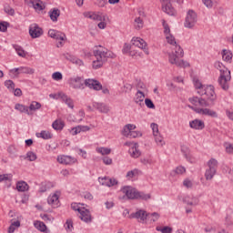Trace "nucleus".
I'll return each mask as SVG.
<instances>
[{"mask_svg": "<svg viewBox=\"0 0 233 233\" xmlns=\"http://www.w3.org/2000/svg\"><path fill=\"white\" fill-rule=\"evenodd\" d=\"M198 94H199V96H207V98L193 96L189 98V103H191V105H194L195 106L199 105V106L204 108H212V106L216 105V99H218V96L214 90V86H209L205 89V92L198 91Z\"/></svg>", "mask_w": 233, "mask_h": 233, "instance_id": "f257e3e1", "label": "nucleus"}, {"mask_svg": "<svg viewBox=\"0 0 233 233\" xmlns=\"http://www.w3.org/2000/svg\"><path fill=\"white\" fill-rule=\"evenodd\" d=\"M68 85L71 86V88H74L75 90L83 89L86 86H88V88L96 90V92H99L101 88H103V85L98 80L94 79H86L83 81V77L80 76H75L68 79Z\"/></svg>", "mask_w": 233, "mask_h": 233, "instance_id": "f03ea898", "label": "nucleus"}, {"mask_svg": "<svg viewBox=\"0 0 233 233\" xmlns=\"http://www.w3.org/2000/svg\"><path fill=\"white\" fill-rule=\"evenodd\" d=\"M93 55L96 57V60L93 61L92 66L94 70L101 68L108 59H116V54L107 49L103 50L101 46H96V49L93 51Z\"/></svg>", "mask_w": 233, "mask_h": 233, "instance_id": "7ed1b4c3", "label": "nucleus"}, {"mask_svg": "<svg viewBox=\"0 0 233 233\" xmlns=\"http://www.w3.org/2000/svg\"><path fill=\"white\" fill-rule=\"evenodd\" d=\"M215 68H217V70H219L220 72V76L218 79V83L220 88L225 91L228 90V88L230 87L228 82L230 81V79H232V76H230V71L221 62H216Z\"/></svg>", "mask_w": 233, "mask_h": 233, "instance_id": "20e7f679", "label": "nucleus"}, {"mask_svg": "<svg viewBox=\"0 0 233 233\" xmlns=\"http://www.w3.org/2000/svg\"><path fill=\"white\" fill-rule=\"evenodd\" d=\"M48 35L49 37H52V39H56V41H60L56 44L57 48H61V46L65 45L63 41H66V35L55 29H50L48 31Z\"/></svg>", "mask_w": 233, "mask_h": 233, "instance_id": "39448f33", "label": "nucleus"}, {"mask_svg": "<svg viewBox=\"0 0 233 233\" xmlns=\"http://www.w3.org/2000/svg\"><path fill=\"white\" fill-rule=\"evenodd\" d=\"M196 23H198V14H196L194 10H189L187 12L184 26L186 28H194V26H196Z\"/></svg>", "mask_w": 233, "mask_h": 233, "instance_id": "423d86ee", "label": "nucleus"}, {"mask_svg": "<svg viewBox=\"0 0 233 233\" xmlns=\"http://www.w3.org/2000/svg\"><path fill=\"white\" fill-rule=\"evenodd\" d=\"M148 218H150V215L143 209H139L129 215V219H138L139 223H145Z\"/></svg>", "mask_w": 233, "mask_h": 233, "instance_id": "0eeeda50", "label": "nucleus"}, {"mask_svg": "<svg viewBox=\"0 0 233 233\" xmlns=\"http://www.w3.org/2000/svg\"><path fill=\"white\" fill-rule=\"evenodd\" d=\"M121 192L127 196V199H137L138 190L136 187H132V186H124L121 188Z\"/></svg>", "mask_w": 233, "mask_h": 233, "instance_id": "6e6552de", "label": "nucleus"}, {"mask_svg": "<svg viewBox=\"0 0 233 233\" xmlns=\"http://www.w3.org/2000/svg\"><path fill=\"white\" fill-rule=\"evenodd\" d=\"M168 61L171 65H176V66H178L179 68H187L190 66V64L185 60H176L174 52L168 54Z\"/></svg>", "mask_w": 233, "mask_h": 233, "instance_id": "1a4fd4ad", "label": "nucleus"}, {"mask_svg": "<svg viewBox=\"0 0 233 233\" xmlns=\"http://www.w3.org/2000/svg\"><path fill=\"white\" fill-rule=\"evenodd\" d=\"M29 35L32 39H37L43 35V28L39 27L37 24H33L29 26Z\"/></svg>", "mask_w": 233, "mask_h": 233, "instance_id": "9d476101", "label": "nucleus"}, {"mask_svg": "<svg viewBox=\"0 0 233 233\" xmlns=\"http://www.w3.org/2000/svg\"><path fill=\"white\" fill-rule=\"evenodd\" d=\"M131 43L134 46H137V48H141L145 51L147 56H148V49H147V42L140 37H133Z\"/></svg>", "mask_w": 233, "mask_h": 233, "instance_id": "9b49d317", "label": "nucleus"}, {"mask_svg": "<svg viewBox=\"0 0 233 233\" xmlns=\"http://www.w3.org/2000/svg\"><path fill=\"white\" fill-rule=\"evenodd\" d=\"M161 3L163 12L167 14V15H176V9L172 7L170 0H161Z\"/></svg>", "mask_w": 233, "mask_h": 233, "instance_id": "f8f14e48", "label": "nucleus"}, {"mask_svg": "<svg viewBox=\"0 0 233 233\" xmlns=\"http://www.w3.org/2000/svg\"><path fill=\"white\" fill-rule=\"evenodd\" d=\"M98 181L104 187H116L117 185V179L112 178L110 177H98Z\"/></svg>", "mask_w": 233, "mask_h": 233, "instance_id": "ddd939ff", "label": "nucleus"}, {"mask_svg": "<svg viewBox=\"0 0 233 233\" xmlns=\"http://www.w3.org/2000/svg\"><path fill=\"white\" fill-rule=\"evenodd\" d=\"M93 108L101 114H108L110 112V106L103 102H93Z\"/></svg>", "mask_w": 233, "mask_h": 233, "instance_id": "4468645a", "label": "nucleus"}, {"mask_svg": "<svg viewBox=\"0 0 233 233\" xmlns=\"http://www.w3.org/2000/svg\"><path fill=\"white\" fill-rule=\"evenodd\" d=\"M79 214L81 221H84V223H92V214H90V210L82 208V211Z\"/></svg>", "mask_w": 233, "mask_h": 233, "instance_id": "2eb2a0df", "label": "nucleus"}, {"mask_svg": "<svg viewBox=\"0 0 233 233\" xmlns=\"http://www.w3.org/2000/svg\"><path fill=\"white\" fill-rule=\"evenodd\" d=\"M57 161L61 165H73V163H76L77 160L70 156H60L57 157Z\"/></svg>", "mask_w": 233, "mask_h": 233, "instance_id": "dca6fc26", "label": "nucleus"}, {"mask_svg": "<svg viewBox=\"0 0 233 233\" xmlns=\"http://www.w3.org/2000/svg\"><path fill=\"white\" fill-rule=\"evenodd\" d=\"M189 127L194 130H203V128H205V122H203V120L195 119L189 122Z\"/></svg>", "mask_w": 233, "mask_h": 233, "instance_id": "f3484780", "label": "nucleus"}, {"mask_svg": "<svg viewBox=\"0 0 233 233\" xmlns=\"http://www.w3.org/2000/svg\"><path fill=\"white\" fill-rule=\"evenodd\" d=\"M181 152L186 157L187 161H188L189 163H196V158L192 157V154H190V149L188 147H182Z\"/></svg>", "mask_w": 233, "mask_h": 233, "instance_id": "a211bd4d", "label": "nucleus"}, {"mask_svg": "<svg viewBox=\"0 0 233 233\" xmlns=\"http://www.w3.org/2000/svg\"><path fill=\"white\" fill-rule=\"evenodd\" d=\"M90 130V127L88 126H77L71 129L73 136H77V134H81V132H88Z\"/></svg>", "mask_w": 233, "mask_h": 233, "instance_id": "6ab92c4d", "label": "nucleus"}, {"mask_svg": "<svg viewBox=\"0 0 233 233\" xmlns=\"http://www.w3.org/2000/svg\"><path fill=\"white\" fill-rule=\"evenodd\" d=\"M58 96L62 99V101H64V103L67 105L69 108H74V100H72V98L66 96V94L59 93Z\"/></svg>", "mask_w": 233, "mask_h": 233, "instance_id": "aec40b11", "label": "nucleus"}, {"mask_svg": "<svg viewBox=\"0 0 233 233\" xmlns=\"http://www.w3.org/2000/svg\"><path fill=\"white\" fill-rule=\"evenodd\" d=\"M59 15H61V10L57 8H53L49 11V17L53 23H57Z\"/></svg>", "mask_w": 233, "mask_h": 233, "instance_id": "412c9836", "label": "nucleus"}, {"mask_svg": "<svg viewBox=\"0 0 233 233\" xmlns=\"http://www.w3.org/2000/svg\"><path fill=\"white\" fill-rule=\"evenodd\" d=\"M138 148H139V145L137 143H136L134 145V147H132L129 149V154H130L131 157L137 158V157H139V156H141V151H139Z\"/></svg>", "mask_w": 233, "mask_h": 233, "instance_id": "4be33fe9", "label": "nucleus"}, {"mask_svg": "<svg viewBox=\"0 0 233 233\" xmlns=\"http://www.w3.org/2000/svg\"><path fill=\"white\" fill-rule=\"evenodd\" d=\"M28 188H30V187L25 181H18L16 183V190H18V192H26Z\"/></svg>", "mask_w": 233, "mask_h": 233, "instance_id": "5701e85b", "label": "nucleus"}, {"mask_svg": "<svg viewBox=\"0 0 233 233\" xmlns=\"http://www.w3.org/2000/svg\"><path fill=\"white\" fill-rule=\"evenodd\" d=\"M29 3L32 5L35 10H39V12H41V10H45V7H43V2L41 0H30Z\"/></svg>", "mask_w": 233, "mask_h": 233, "instance_id": "b1692460", "label": "nucleus"}, {"mask_svg": "<svg viewBox=\"0 0 233 233\" xmlns=\"http://www.w3.org/2000/svg\"><path fill=\"white\" fill-rule=\"evenodd\" d=\"M13 48L15 50L19 57H26V51H25L21 46L14 44Z\"/></svg>", "mask_w": 233, "mask_h": 233, "instance_id": "393cba45", "label": "nucleus"}, {"mask_svg": "<svg viewBox=\"0 0 233 233\" xmlns=\"http://www.w3.org/2000/svg\"><path fill=\"white\" fill-rule=\"evenodd\" d=\"M174 56H176V61L179 59L180 57H183L185 56V52L183 51V48H181V46L175 45V53Z\"/></svg>", "mask_w": 233, "mask_h": 233, "instance_id": "a878e982", "label": "nucleus"}, {"mask_svg": "<svg viewBox=\"0 0 233 233\" xmlns=\"http://www.w3.org/2000/svg\"><path fill=\"white\" fill-rule=\"evenodd\" d=\"M232 51L227 49L222 50V59H224V61H227V63H228L232 61Z\"/></svg>", "mask_w": 233, "mask_h": 233, "instance_id": "bb28decb", "label": "nucleus"}, {"mask_svg": "<svg viewBox=\"0 0 233 233\" xmlns=\"http://www.w3.org/2000/svg\"><path fill=\"white\" fill-rule=\"evenodd\" d=\"M28 106L23 105V104H15V109L18 110L22 114H27V116H30V112L28 111Z\"/></svg>", "mask_w": 233, "mask_h": 233, "instance_id": "cd10ccee", "label": "nucleus"}, {"mask_svg": "<svg viewBox=\"0 0 233 233\" xmlns=\"http://www.w3.org/2000/svg\"><path fill=\"white\" fill-rule=\"evenodd\" d=\"M54 130H63L65 128V122L63 120H55L52 124Z\"/></svg>", "mask_w": 233, "mask_h": 233, "instance_id": "c85d7f7f", "label": "nucleus"}, {"mask_svg": "<svg viewBox=\"0 0 233 233\" xmlns=\"http://www.w3.org/2000/svg\"><path fill=\"white\" fill-rule=\"evenodd\" d=\"M35 228H37L40 232H46V225L44 222L36 220L34 222Z\"/></svg>", "mask_w": 233, "mask_h": 233, "instance_id": "c756f323", "label": "nucleus"}, {"mask_svg": "<svg viewBox=\"0 0 233 233\" xmlns=\"http://www.w3.org/2000/svg\"><path fill=\"white\" fill-rule=\"evenodd\" d=\"M18 70L20 72V75L21 74L32 75V74H35V69H34L32 67H28V66H20V67H18Z\"/></svg>", "mask_w": 233, "mask_h": 233, "instance_id": "7c9ffc66", "label": "nucleus"}, {"mask_svg": "<svg viewBox=\"0 0 233 233\" xmlns=\"http://www.w3.org/2000/svg\"><path fill=\"white\" fill-rule=\"evenodd\" d=\"M216 169H207L205 172V177L207 179V181H210L214 178V176H216Z\"/></svg>", "mask_w": 233, "mask_h": 233, "instance_id": "2f4dec72", "label": "nucleus"}, {"mask_svg": "<svg viewBox=\"0 0 233 233\" xmlns=\"http://www.w3.org/2000/svg\"><path fill=\"white\" fill-rule=\"evenodd\" d=\"M194 86H195V88H197V90H199L198 92H205V89L210 86H204L199 82V79L194 80Z\"/></svg>", "mask_w": 233, "mask_h": 233, "instance_id": "473e14b6", "label": "nucleus"}, {"mask_svg": "<svg viewBox=\"0 0 233 233\" xmlns=\"http://www.w3.org/2000/svg\"><path fill=\"white\" fill-rule=\"evenodd\" d=\"M152 196L150 194H146L144 192L138 191L137 194V199H142V201H148Z\"/></svg>", "mask_w": 233, "mask_h": 233, "instance_id": "72a5a7b5", "label": "nucleus"}, {"mask_svg": "<svg viewBox=\"0 0 233 233\" xmlns=\"http://www.w3.org/2000/svg\"><path fill=\"white\" fill-rule=\"evenodd\" d=\"M47 203L49 205H57L59 203V196L57 194H54L53 196L47 198Z\"/></svg>", "mask_w": 233, "mask_h": 233, "instance_id": "f704fd0d", "label": "nucleus"}, {"mask_svg": "<svg viewBox=\"0 0 233 233\" xmlns=\"http://www.w3.org/2000/svg\"><path fill=\"white\" fill-rule=\"evenodd\" d=\"M208 167L211 170H218V160L216 158H211L208 162Z\"/></svg>", "mask_w": 233, "mask_h": 233, "instance_id": "c9c22d12", "label": "nucleus"}, {"mask_svg": "<svg viewBox=\"0 0 233 233\" xmlns=\"http://www.w3.org/2000/svg\"><path fill=\"white\" fill-rule=\"evenodd\" d=\"M145 99V93H143V91L138 90L137 92V97L135 98V103L139 104V103H143Z\"/></svg>", "mask_w": 233, "mask_h": 233, "instance_id": "e433bc0d", "label": "nucleus"}, {"mask_svg": "<svg viewBox=\"0 0 233 233\" xmlns=\"http://www.w3.org/2000/svg\"><path fill=\"white\" fill-rule=\"evenodd\" d=\"M204 116H209V117L218 118V112L209 108H204Z\"/></svg>", "mask_w": 233, "mask_h": 233, "instance_id": "4c0bfd02", "label": "nucleus"}, {"mask_svg": "<svg viewBox=\"0 0 233 233\" xmlns=\"http://www.w3.org/2000/svg\"><path fill=\"white\" fill-rule=\"evenodd\" d=\"M183 203H186V205H189L190 207L198 205L196 198H191L190 200V198L188 196L184 197Z\"/></svg>", "mask_w": 233, "mask_h": 233, "instance_id": "58836bf2", "label": "nucleus"}, {"mask_svg": "<svg viewBox=\"0 0 233 233\" xmlns=\"http://www.w3.org/2000/svg\"><path fill=\"white\" fill-rule=\"evenodd\" d=\"M37 137H42V139H52L53 135L49 131L43 130Z\"/></svg>", "mask_w": 233, "mask_h": 233, "instance_id": "ea45409f", "label": "nucleus"}, {"mask_svg": "<svg viewBox=\"0 0 233 233\" xmlns=\"http://www.w3.org/2000/svg\"><path fill=\"white\" fill-rule=\"evenodd\" d=\"M24 159H27L28 161H35V159H37V155L32 151H28L26 156L24 157Z\"/></svg>", "mask_w": 233, "mask_h": 233, "instance_id": "a19ab883", "label": "nucleus"}, {"mask_svg": "<svg viewBox=\"0 0 233 233\" xmlns=\"http://www.w3.org/2000/svg\"><path fill=\"white\" fill-rule=\"evenodd\" d=\"M41 108V103L33 101L29 106V110L31 112H35V110H39Z\"/></svg>", "mask_w": 233, "mask_h": 233, "instance_id": "79ce46f5", "label": "nucleus"}, {"mask_svg": "<svg viewBox=\"0 0 233 233\" xmlns=\"http://www.w3.org/2000/svg\"><path fill=\"white\" fill-rule=\"evenodd\" d=\"M149 217H147V219H150V221H153V223H156L159 219V213L153 212V213H147Z\"/></svg>", "mask_w": 233, "mask_h": 233, "instance_id": "37998d69", "label": "nucleus"}, {"mask_svg": "<svg viewBox=\"0 0 233 233\" xmlns=\"http://www.w3.org/2000/svg\"><path fill=\"white\" fill-rule=\"evenodd\" d=\"M166 38L169 45H173V46H176V45H177V43L176 42V37H174L172 34L166 35Z\"/></svg>", "mask_w": 233, "mask_h": 233, "instance_id": "c03bdc74", "label": "nucleus"}, {"mask_svg": "<svg viewBox=\"0 0 233 233\" xmlns=\"http://www.w3.org/2000/svg\"><path fill=\"white\" fill-rule=\"evenodd\" d=\"M3 181H8L10 183L12 181V174L0 175V183H3Z\"/></svg>", "mask_w": 233, "mask_h": 233, "instance_id": "a18cd8bd", "label": "nucleus"}, {"mask_svg": "<svg viewBox=\"0 0 233 233\" xmlns=\"http://www.w3.org/2000/svg\"><path fill=\"white\" fill-rule=\"evenodd\" d=\"M141 136L142 134L139 131H131L127 135V137H129L130 139H136V137H141Z\"/></svg>", "mask_w": 233, "mask_h": 233, "instance_id": "49530a36", "label": "nucleus"}, {"mask_svg": "<svg viewBox=\"0 0 233 233\" xmlns=\"http://www.w3.org/2000/svg\"><path fill=\"white\" fill-rule=\"evenodd\" d=\"M5 86H6L8 90H15V84L12 80H6L5 82Z\"/></svg>", "mask_w": 233, "mask_h": 233, "instance_id": "de8ad7c7", "label": "nucleus"}, {"mask_svg": "<svg viewBox=\"0 0 233 233\" xmlns=\"http://www.w3.org/2000/svg\"><path fill=\"white\" fill-rule=\"evenodd\" d=\"M65 227L67 232H72V228H74V222L72 221V219H67Z\"/></svg>", "mask_w": 233, "mask_h": 233, "instance_id": "09e8293b", "label": "nucleus"}, {"mask_svg": "<svg viewBox=\"0 0 233 233\" xmlns=\"http://www.w3.org/2000/svg\"><path fill=\"white\" fill-rule=\"evenodd\" d=\"M8 26H10V23L0 22V32H6L8 30Z\"/></svg>", "mask_w": 233, "mask_h": 233, "instance_id": "8fccbe9b", "label": "nucleus"}, {"mask_svg": "<svg viewBox=\"0 0 233 233\" xmlns=\"http://www.w3.org/2000/svg\"><path fill=\"white\" fill-rule=\"evenodd\" d=\"M95 5H96V6H98L99 8H105V6H106V5H108V1H106V0H96Z\"/></svg>", "mask_w": 233, "mask_h": 233, "instance_id": "3c124183", "label": "nucleus"}, {"mask_svg": "<svg viewBox=\"0 0 233 233\" xmlns=\"http://www.w3.org/2000/svg\"><path fill=\"white\" fill-rule=\"evenodd\" d=\"M145 105L147 108H156V105H154V102L150 98H146L145 99Z\"/></svg>", "mask_w": 233, "mask_h": 233, "instance_id": "603ef678", "label": "nucleus"}, {"mask_svg": "<svg viewBox=\"0 0 233 233\" xmlns=\"http://www.w3.org/2000/svg\"><path fill=\"white\" fill-rule=\"evenodd\" d=\"M98 152L102 154V156H108L112 150L108 147H100L98 148Z\"/></svg>", "mask_w": 233, "mask_h": 233, "instance_id": "864d4df0", "label": "nucleus"}, {"mask_svg": "<svg viewBox=\"0 0 233 233\" xmlns=\"http://www.w3.org/2000/svg\"><path fill=\"white\" fill-rule=\"evenodd\" d=\"M162 25H163V27H164L165 35H170V26L168 25V24H167V22L165 20H163Z\"/></svg>", "mask_w": 233, "mask_h": 233, "instance_id": "5fc2aeb1", "label": "nucleus"}, {"mask_svg": "<svg viewBox=\"0 0 233 233\" xmlns=\"http://www.w3.org/2000/svg\"><path fill=\"white\" fill-rule=\"evenodd\" d=\"M89 19H93V21H103V16L97 14H92L88 15Z\"/></svg>", "mask_w": 233, "mask_h": 233, "instance_id": "6e6d98bb", "label": "nucleus"}, {"mask_svg": "<svg viewBox=\"0 0 233 233\" xmlns=\"http://www.w3.org/2000/svg\"><path fill=\"white\" fill-rule=\"evenodd\" d=\"M9 74H10V76H13L14 77H19V76H20L19 67L10 69Z\"/></svg>", "mask_w": 233, "mask_h": 233, "instance_id": "4d7b16f0", "label": "nucleus"}, {"mask_svg": "<svg viewBox=\"0 0 233 233\" xmlns=\"http://www.w3.org/2000/svg\"><path fill=\"white\" fill-rule=\"evenodd\" d=\"M52 78L55 81H61V79H63V74H61V72H55L52 75Z\"/></svg>", "mask_w": 233, "mask_h": 233, "instance_id": "13d9d810", "label": "nucleus"}, {"mask_svg": "<svg viewBox=\"0 0 233 233\" xmlns=\"http://www.w3.org/2000/svg\"><path fill=\"white\" fill-rule=\"evenodd\" d=\"M155 136V141L157 145H159L160 147H163L164 145V141H163V137L157 135Z\"/></svg>", "mask_w": 233, "mask_h": 233, "instance_id": "bf43d9fd", "label": "nucleus"}, {"mask_svg": "<svg viewBox=\"0 0 233 233\" xmlns=\"http://www.w3.org/2000/svg\"><path fill=\"white\" fill-rule=\"evenodd\" d=\"M151 128L153 130V135L156 136L157 134H159V126L156 123L151 124Z\"/></svg>", "mask_w": 233, "mask_h": 233, "instance_id": "052dcab7", "label": "nucleus"}, {"mask_svg": "<svg viewBox=\"0 0 233 233\" xmlns=\"http://www.w3.org/2000/svg\"><path fill=\"white\" fill-rule=\"evenodd\" d=\"M191 110H194L196 114H202V116L205 115V108H199V107H194V106H189Z\"/></svg>", "mask_w": 233, "mask_h": 233, "instance_id": "680f3d73", "label": "nucleus"}, {"mask_svg": "<svg viewBox=\"0 0 233 233\" xmlns=\"http://www.w3.org/2000/svg\"><path fill=\"white\" fill-rule=\"evenodd\" d=\"M5 13L8 14V15H14V14H15V10H14V8L7 6L5 7Z\"/></svg>", "mask_w": 233, "mask_h": 233, "instance_id": "e2e57ef3", "label": "nucleus"}, {"mask_svg": "<svg viewBox=\"0 0 233 233\" xmlns=\"http://www.w3.org/2000/svg\"><path fill=\"white\" fill-rule=\"evenodd\" d=\"M130 129L128 127L127 125H126L124 127H123V130H122V134L126 137H128V134H130Z\"/></svg>", "mask_w": 233, "mask_h": 233, "instance_id": "0e129e2a", "label": "nucleus"}, {"mask_svg": "<svg viewBox=\"0 0 233 233\" xmlns=\"http://www.w3.org/2000/svg\"><path fill=\"white\" fill-rule=\"evenodd\" d=\"M185 172H187V169H185L184 167H177L176 169H175V173L176 174H185Z\"/></svg>", "mask_w": 233, "mask_h": 233, "instance_id": "69168bd1", "label": "nucleus"}, {"mask_svg": "<svg viewBox=\"0 0 233 233\" xmlns=\"http://www.w3.org/2000/svg\"><path fill=\"white\" fill-rule=\"evenodd\" d=\"M135 23L137 24V28L138 29L143 28V19H141V17H137L135 19Z\"/></svg>", "mask_w": 233, "mask_h": 233, "instance_id": "338daca9", "label": "nucleus"}, {"mask_svg": "<svg viewBox=\"0 0 233 233\" xmlns=\"http://www.w3.org/2000/svg\"><path fill=\"white\" fill-rule=\"evenodd\" d=\"M162 233H172V228L166 226L161 229Z\"/></svg>", "mask_w": 233, "mask_h": 233, "instance_id": "774afa93", "label": "nucleus"}]
</instances>
